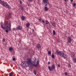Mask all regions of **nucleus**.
I'll use <instances>...</instances> for the list:
<instances>
[{
	"mask_svg": "<svg viewBox=\"0 0 76 76\" xmlns=\"http://www.w3.org/2000/svg\"><path fill=\"white\" fill-rule=\"evenodd\" d=\"M58 67H60V65L59 64H58Z\"/></svg>",
	"mask_w": 76,
	"mask_h": 76,
	"instance_id": "f704fd0d",
	"label": "nucleus"
},
{
	"mask_svg": "<svg viewBox=\"0 0 76 76\" xmlns=\"http://www.w3.org/2000/svg\"><path fill=\"white\" fill-rule=\"evenodd\" d=\"M21 19L22 20H24L25 19V18L23 16H22L21 17Z\"/></svg>",
	"mask_w": 76,
	"mask_h": 76,
	"instance_id": "f3484780",
	"label": "nucleus"
},
{
	"mask_svg": "<svg viewBox=\"0 0 76 76\" xmlns=\"http://www.w3.org/2000/svg\"><path fill=\"white\" fill-rule=\"evenodd\" d=\"M6 2H5L3 1L0 0V4L2 5L3 6H4L5 4H6Z\"/></svg>",
	"mask_w": 76,
	"mask_h": 76,
	"instance_id": "6e6552de",
	"label": "nucleus"
},
{
	"mask_svg": "<svg viewBox=\"0 0 76 76\" xmlns=\"http://www.w3.org/2000/svg\"><path fill=\"white\" fill-rule=\"evenodd\" d=\"M56 53H57V54H59L61 57H64V58H67V55L66 54H64V53L61 51L58 52V50H56Z\"/></svg>",
	"mask_w": 76,
	"mask_h": 76,
	"instance_id": "f03ea898",
	"label": "nucleus"
},
{
	"mask_svg": "<svg viewBox=\"0 0 76 76\" xmlns=\"http://www.w3.org/2000/svg\"><path fill=\"white\" fill-rule=\"evenodd\" d=\"M5 41H6V39H3V42H5Z\"/></svg>",
	"mask_w": 76,
	"mask_h": 76,
	"instance_id": "c85d7f7f",
	"label": "nucleus"
},
{
	"mask_svg": "<svg viewBox=\"0 0 76 76\" xmlns=\"http://www.w3.org/2000/svg\"><path fill=\"white\" fill-rule=\"evenodd\" d=\"M42 2L45 6H47V5L49 4L48 0H43Z\"/></svg>",
	"mask_w": 76,
	"mask_h": 76,
	"instance_id": "423d86ee",
	"label": "nucleus"
},
{
	"mask_svg": "<svg viewBox=\"0 0 76 76\" xmlns=\"http://www.w3.org/2000/svg\"><path fill=\"white\" fill-rule=\"evenodd\" d=\"M26 64L28 65H31L32 64V60L30 58H28L27 59V61H26Z\"/></svg>",
	"mask_w": 76,
	"mask_h": 76,
	"instance_id": "20e7f679",
	"label": "nucleus"
},
{
	"mask_svg": "<svg viewBox=\"0 0 76 76\" xmlns=\"http://www.w3.org/2000/svg\"><path fill=\"white\" fill-rule=\"evenodd\" d=\"M20 9H21V10L23 11L24 10V8H23L22 7H21Z\"/></svg>",
	"mask_w": 76,
	"mask_h": 76,
	"instance_id": "393cba45",
	"label": "nucleus"
},
{
	"mask_svg": "<svg viewBox=\"0 0 76 76\" xmlns=\"http://www.w3.org/2000/svg\"><path fill=\"white\" fill-rule=\"evenodd\" d=\"M48 64H50V62H48Z\"/></svg>",
	"mask_w": 76,
	"mask_h": 76,
	"instance_id": "e433bc0d",
	"label": "nucleus"
},
{
	"mask_svg": "<svg viewBox=\"0 0 76 76\" xmlns=\"http://www.w3.org/2000/svg\"><path fill=\"white\" fill-rule=\"evenodd\" d=\"M1 27L2 29H3L4 30L5 29V27L3 26V24H1Z\"/></svg>",
	"mask_w": 76,
	"mask_h": 76,
	"instance_id": "ddd939ff",
	"label": "nucleus"
},
{
	"mask_svg": "<svg viewBox=\"0 0 76 76\" xmlns=\"http://www.w3.org/2000/svg\"><path fill=\"white\" fill-rule=\"evenodd\" d=\"M15 58H13V61H15Z\"/></svg>",
	"mask_w": 76,
	"mask_h": 76,
	"instance_id": "72a5a7b5",
	"label": "nucleus"
},
{
	"mask_svg": "<svg viewBox=\"0 0 76 76\" xmlns=\"http://www.w3.org/2000/svg\"><path fill=\"white\" fill-rule=\"evenodd\" d=\"M20 0V4H22V1H21V0Z\"/></svg>",
	"mask_w": 76,
	"mask_h": 76,
	"instance_id": "c756f323",
	"label": "nucleus"
},
{
	"mask_svg": "<svg viewBox=\"0 0 76 76\" xmlns=\"http://www.w3.org/2000/svg\"><path fill=\"white\" fill-rule=\"evenodd\" d=\"M21 66H22L23 68H25L26 66V62L25 61L21 63Z\"/></svg>",
	"mask_w": 76,
	"mask_h": 76,
	"instance_id": "0eeeda50",
	"label": "nucleus"
},
{
	"mask_svg": "<svg viewBox=\"0 0 76 76\" xmlns=\"http://www.w3.org/2000/svg\"><path fill=\"white\" fill-rule=\"evenodd\" d=\"M51 51H49L48 52V54H49V55H50V54H51Z\"/></svg>",
	"mask_w": 76,
	"mask_h": 76,
	"instance_id": "bb28decb",
	"label": "nucleus"
},
{
	"mask_svg": "<svg viewBox=\"0 0 76 76\" xmlns=\"http://www.w3.org/2000/svg\"><path fill=\"white\" fill-rule=\"evenodd\" d=\"M42 23H45V22L44 21V20H42Z\"/></svg>",
	"mask_w": 76,
	"mask_h": 76,
	"instance_id": "473e14b6",
	"label": "nucleus"
},
{
	"mask_svg": "<svg viewBox=\"0 0 76 76\" xmlns=\"http://www.w3.org/2000/svg\"><path fill=\"white\" fill-rule=\"evenodd\" d=\"M29 26H30V23H26V27H27V28H28V27H29Z\"/></svg>",
	"mask_w": 76,
	"mask_h": 76,
	"instance_id": "2eb2a0df",
	"label": "nucleus"
},
{
	"mask_svg": "<svg viewBox=\"0 0 76 76\" xmlns=\"http://www.w3.org/2000/svg\"><path fill=\"white\" fill-rule=\"evenodd\" d=\"M67 38V41H68V42L69 43H71L72 41V38L70 37H68Z\"/></svg>",
	"mask_w": 76,
	"mask_h": 76,
	"instance_id": "9d476101",
	"label": "nucleus"
},
{
	"mask_svg": "<svg viewBox=\"0 0 76 76\" xmlns=\"http://www.w3.org/2000/svg\"><path fill=\"white\" fill-rule=\"evenodd\" d=\"M37 49H39V48H41V45L39 44H37Z\"/></svg>",
	"mask_w": 76,
	"mask_h": 76,
	"instance_id": "f8f14e48",
	"label": "nucleus"
},
{
	"mask_svg": "<svg viewBox=\"0 0 76 76\" xmlns=\"http://www.w3.org/2000/svg\"><path fill=\"white\" fill-rule=\"evenodd\" d=\"M32 31H34V29H32Z\"/></svg>",
	"mask_w": 76,
	"mask_h": 76,
	"instance_id": "58836bf2",
	"label": "nucleus"
},
{
	"mask_svg": "<svg viewBox=\"0 0 76 76\" xmlns=\"http://www.w3.org/2000/svg\"><path fill=\"white\" fill-rule=\"evenodd\" d=\"M39 21H40V22H41V21L42 20V18L41 17H39Z\"/></svg>",
	"mask_w": 76,
	"mask_h": 76,
	"instance_id": "b1692460",
	"label": "nucleus"
},
{
	"mask_svg": "<svg viewBox=\"0 0 76 76\" xmlns=\"http://www.w3.org/2000/svg\"><path fill=\"white\" fill-rule=\"evenodd\" d=\"M72 60L74 63H76V58H73Z\"/></svg>",
	"mask_w": 76,
	"mask_h": 76,
	"instance_id": "a211bd4d",
	"label": "nucleus"
},
{
	"mask_svg": "<svg viewBox=\"0 0 76 76\" xmlns=\"http://www.w3.org/2000/svg\"><path fill=\"white\" fill-rule=\"evenodd\" d=\"M53 35H56V31H55V30L53 31Z\"/></svg>",
	"mask_w": 76,
	"mask_h": 76,
	"instance_id": "412c9836",
	"label": "nucleus"
},
{
	"mask_svg": "<svg viewBox=\"0 0 76 76\" xmlns=\"http://www.w3.org/2000/svg\"><path fill=\"white\" fill-rule=\"evenodd\" d=\"M52 25L53 26H54V27H56V23L54 22H52Z\"/></svg>",
	"mask_w": 76,
	"mask_h": 76,
	"instance_id": "dca6fc26",
	"label": "nucleus"
},
{
	"mask_svg": "<svg viewBox=\"0 0 76 76\" xmlns=\"http://www.w3.org/2000/svg\"><path fill=\"white\" fill-rule=\"evenodd\" d=\"M66 0H64V1H65V2H66Z\"/></svg>",
	"mask_w": 76,
	"mask_h": 76,
	"instance_id": "a19ab883",
	"label": "nucleus"
},
{
	"mask_svg": "<svg viewBox=\"0 0 76 76\" xmlns=\"http://www.w3.org/2000/svg\"><path fill=\"white\" fill-rule=\"evenodd\" d=\"M9 76H13V74L12 72L10 73L9 74Z\"/></svg>",
	"mask_w": 76,
	"mask_h": 76,
	"instance_id": "6ab92c4d",
	"label": "nucleus"
},
{
	"mask_svg": "<svg viewBox=\"0 0 76 76\" xmlns=\"http://www.w3.org/2000/svg\"><path fill=\"white\" fill-rule=\"evenodd\" d=\"M13 29L14 30H15V29H16V28L15 29V28H13Z\"/></svg>",
	"mask_w": 76,
	"mask_h": 76,
	"instance_id": "ea45409f",
	"label": "nucleus"
},
{
	"mask_svg": "<svg viewBox=\"0 0 76 76\" xmlns=\"http://www.w3.org/2000/svg\"><path fill=\"white\" fill-rule=\"evenodd\" d=\"M64 74H65V75H67V73L66 72H65Z\"/></svg>",
	"mask_w": 76,
	"mask_h": 76,
	"instance_id": "2f4dec72",
	"label": "nucleus"
},
{
	"mask_svg": "<svg viewBox=\"0 0 76 76\" xmlns=\"http://www.w3.org/2000/svg\"><path fill=\"white\" fill-rule=\"evenodd\" d=\"M33 72L34 75H36V74H37V71H36V70L35 69L34 70Z\"/></svg>",
	"mask_w": 76,
	"mask_h": 76,
	"instance_id": "aec40b11",
	"label": "nucleus"
},
{
	"mask_svg": "<svg viewBox=\"0 0 76 76\" xmlns=\"http://www.w3.org/2000/svg\"><path fill=\"white\" fill-rule=\"evenodd\" d=\"M55 65L53 64L51 67L50 66H48V69L50 71H52L53 70H54L55 69Z\"/></svg>",
	"mask_w": 76,
	"mask_h": 76,
	"instance_id": "39448f33",
	"label": "nucleus"
},
{
	"mask_svg": "<svg viewBox=\"0 0 76 76\" xmlns=\"http://www.w3.org/2000/svg\"><path fill=\"white\" fill-rule=\"evenodd\" d=\"M45 22L46 23V25H48V23H49V22H48V20H46L45 21Z\"/></svg>",
	"mask_w": 76,
	"mask_h": 76,
	"instance_id": "4be33fe9",
	"label": "nucleus"
},
{
	"mask_svg": "<svg viewBox=\"0 0 76 76\" xmlns=\"http://www.w3.org/2000/svg\"><path fill=\"white\" fill-rule=\"evenodd\" d=\"M6 29L7 30H5V32L7 33L9 32V31H11V22L10 21H8L6 24Z\"/></svg>",
	"mask_w": 76,
	"mask_h": 76,
	"instance_id": "f257e3e1",
	"label": "nucleus"
},
{
	"mask_svg": "<svg viewBox=\"0 0 76 76\" xmlns=\"http://www.w3.org/2000/svg\"><path fill=\"white\" fill-rule=\"evenodd\" d=\"M29 1H32L33 0H28Z\"/></svg>",
	"mask_w": 76,
	"mask_h": 76,
	"instance_id": "c9c22d12",
	"label": "nucleus"
},
{
	"mask_svg": "<svg viewBox=\"0 0 76 76\" xmlns=\"http://www.w3.org/2000/svg\"><path fill=\"white\" fill-rule=\"evenodd\" d=\"M39 64V61H34L32 62V65L33 67H37L38 66Z\"/></svg>",
	"mask_w": 76,
	"mask_h": 76,
	"instance_id": "7ed1b4c3",
	"label": "nucleus"
},
{
	"mask_svg": "<svg viewBox=\"0 0 76 76\" xmlns=\"http://www.w3.org/2000/svg\"><path fill=\"white\" fill-rule=\"evenodd\" d=\"M45 9L46 11H47L48 10V8L47 7H45Z\"/></svg>",
	"mask_w": 76,
	"mask_h": 76,
	"instance_id": "a878e982",
	"label": "nucleus"
},
{
	"mask_svg": "<svg viewBox=\"0 0 76 76\" xmlns=\"http://www.w3.org/2000/svg\"><path fill=\"white\" fill-rule=\"evenodd\" d=\"M9 50L10 51H12L13 49L12 48L10 47V48Z\"/></svg>",
	"mask_w": 76,
	"mask_h": 76,
	"instance_id": "5701e85b",
	"label": "nucleus"
},
{
	"mask_svg": "<svg viewBox=\"0 0 76 76\" xmlns=\"http://www.w3.org/2000/svg\"><path fill=\"white\" fill-rule=\"evenodd\" d=\"M11 15H12V14L11 13H8V17L9 18H10V17L11 16Z\"/></svg>",
	"mask_w": 76,
	"mask_h": 76,
	"instance_id": "4468645a",
	"label": "nucleus"
},
{
	"mask_svg": "<svg viewBox=\"0 0 76 76\" xmlns=\"http://www.w3.org/2000/svg\"><path fill=\"white\" fill-rule=\"evenodd\" d=\"M52 58H54V57H55V56H54V55H53V54L52 55Z\"/></svg>",
	"mask_w": 76,
	"mask_h": 76,
	"instance_id": "cd10ccee",
	"label": "nucleus"
},
{
	"mask_svg": "<svg viewBox=\"0 0 76 76\" xmlns=\"http://www.w3.org/2000/svg\"><path fill=\"white\" fill-rule=\"evenodd\" d=\"M71 2H72L73 1V0H70Z\"/></svg>",
	"mask_w": 76,
	"mask_h": 76,
	"instance_id": "4c0bfd02",
	"label": "nucleus"
},
{
	"mask_svg": "<svg viewBox=\"0 0 76 76\" xmlns=\"http://www.w3.org/2000/svg\"><path fill=\"white\" fill-rule=\"evenodd\" d=\"M6 4H5V5L4 6L5 7H6V8H8V9H9V7H10V6L7 4V2H6Z\"/></svg>",
	"mask_w": 76,
	"mask_h": 76,
	"instance_id": "9b49d317",
	"label": "nucleus"
},
{
	"mask_svg": "<svg viewBox=\"0 0 76 76\" xmlns=\"http://www.w3.org/2000/svg\"><path fill=\"white\" fill-rule=\"evenodd\" d=\"M22 28V26H19L18 27L15 28V31H17V30H21Z\"/></svg>",
	"mask_w": 76,
	"mask_h": 76,
	"instance_id": "1a4fd4ad",
	"label": "nucleus"
},
{
	"mask_svg": "<svg viewBox=\"0 0 76 76\" xmlns=\"http://www.w3.org/2000/svg\"><path fill=\"white\" fill-rule=\"evenodd\" d=\"M75 6H76V4L75 3H74L73 4V6L75 7Z\"/></svg>",
	"mask_w": 76,
	"mask_h": 76,
	"instance_id": "7c9ffc66",
	"label": "nucleus"
}]
</instances>
